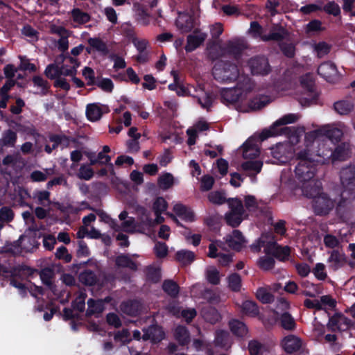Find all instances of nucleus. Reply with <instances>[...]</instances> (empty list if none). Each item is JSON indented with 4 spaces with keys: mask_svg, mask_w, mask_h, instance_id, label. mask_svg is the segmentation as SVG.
Instances as JSON below:
<instances>
[{
    "mask_svg": "<svg viewBox=\"0 0 355 355\" xmlns=\"http://www.w3.org/2000/svg\"><path fill=\"white\" fill-rule=\"evenodd\" d=\"M246 49L245 43L241 40H230L224 46L223 51L225 53L239 60L243 51Z\"/></svg>",
    "mask_w": 355,
    "mask_h": 355,
    "instance_id": "obj_16",
    "label": "nucleus"
},
{
    "mask_svg": "<svg viewBox=\"0 0 355 355\" xmlns=\"http://www.w3.org/2000/svg\"><path fill=\"white\" fill-rule=\"evenodd\" d=\"M299 119V116L296 114H288L283 116L275 123V125L277 127L284 125L289 123L296 122Z\"/></svg>",
    "mask_w": 355,
    "mask_h": 355,
    "instance_id": "obj_61",
    "label": "nucleus"
},
{
    "mask_svg": "<svg viewBox=\"0 0 355 355\" xmlns=\"http://www.w3.org/2000/svg\"><path fill=\"white\" fill-rule=\"evenodd\" d=\"M301 83L306 89V93L305 94L304 96L300 98V104L304 107H308L311 105L317 104L319 94L316 91L314 84L312 82L305 83L304 79L302 80Z\"/></svg>",
    "mask_w": 355,
    "mask_h": 355,
    "instance_id": "obj_12",
    "label": "nucleus"
},
{
    "mask_svg": "<svg viewBox=\"0 0 355 355\" xmlns=\"http://www.w3.org/2000/svg\"><path fill=\"white\" fill-rule=\"evenodd\" d=\"M157 183L159 187L163 190H167L174 184V178L170 173H165L159 177Z\"/></svg>",
    "mask_w": 355,
    "mask_h": 355,
    "instance_id": "obj_47",
    "label": "nucleus"
},
{
    "mask_svg": "<svg viewBox=\"0 0 355 355\" xmlns=\"http://www.w3.org/2000/svg\"><path fill=\"white\" fill-rule=\"evenodd\" d=\"M276 314L277 315V322L283 329L293 331L296 329L297 324L295 320L291 313L284 311L281 313L276 312Z\"/></svg>",
    "mask_w": 355,
    "mask_h": 355,
    "instance_id": "obj_19",
    "label": "nucleus"
},
{
    "mask_svg": "<svg viewBox=\"0 0 355 355\" xmlns=\"http://www.w3.org/2000/svg\"><path fill=\"white\" fill-rule=\"evenodd\" d=\"M319 76L329 83H334L339 78V72L336 65L331 61L321 63L317 69Z\"/></svg>",
    "mask_w": 355,
    "mask_h": 355,
    "instance_id": "obj_8",
    "label": "nucleus"
},
{
    "mask_svg": "<svg viewBox=\"0 0 355 355\" xmlns=\"http://www.w3.org/2000/svg\"><path fill=\"white\" fill-rule=\"evenodd\" d=\"M248 67L253 76H265L271 71L268 59L264 55H255L248 60Z\"/></svg>",
    "mask_w": 355,
    "mask_h": 355,
    "instance_id": "obj_4",
    "label": "nucleus"
},
{
    "mask_svg": "<svg viewBox=\"0 0 355 355\" xmlns=\"http://www.w3.org/2000/svg\"><path fill=\"white\" fill-rule=\"evenodd\" d=\"M288 148L287 144L278 143L270 148L271 155L279 163H286L288 159Z\"/></svg>",
    "mask_w": 355,
    "mask_h": 355,
    "instance_id": "obj_17",
    "label": "nucleus"
},
{
    "mask_svg": "<svg viewBox=\"0 0 355 355\" xmlns=\"http://www.w3.org/2000/svg\"><path fill=\"white\" fill-rule=\"evenodd\" d=\"M32 81L35 86L42 89V94L43 95L47 94L50 88V84L47 80H44L40 76H35L33 77Z\"/></svg>",
    "mask_w": 355,
    "mask_h": 355,
    "instance_id": "obj_51",
    "label": "nucleus"
},
{
    "mask_svg": "<svg viewBox=\"0 0 355 355\" xmlns=\"http://www.w3.org/2000/svg\"><path fill=\"white\" fill-rule=\"evenodd\" d=\"M208 200L214 205H220L227 202V199L225 198L224 194L218 191H211L208 195Z\"/></svg>",
    "mask_w": 355,
    "mask_h": 355,
    "instance_id": "obj_55",
    "label": "nucleus"
},
{
    "mask_svg": "<svg viewBox=\"0 0 355 355\" xmlns=\"http://www.w3.org/2000/svg\"><path fill=\"white\" fill-rule=\"evenodd\" d=\"M313 202L314 212L319 216L328 214L334 207V202L324 193L316 197Z\"/></svg>",
    "mask_w": 355,
    "mask_h": 355,
    "instance_id": "obj_6",
    "label": "nucleus"
},
{
    "mask_svg": "<svg viewBox=\"0 0 355 355\" xmlns=\"http://www.w3.org/2000/svg\"><path fill=\"white\" fill-rule=\"evenodd\" d=\"M354 107L353 102L349 100L338 101L334 104L335 111L340 115L348 114L354 109Z\"/></svg>",
    "mask_w": 355,
    "mask_h": 355,
    "instance_id": "obj_34",
    "label": "nucleus"
},
{
    "mask_svg": "<svg viewBox=\"0 0 355 355\" xmlns=\"http://www.w3.org/2000/svg\"><path fill=\"white\" fill-rule=\"evenodd\" d=\"M205 33H200L199 35H189L187 38V44L184 47L187 53L192 52L199 47L206 39Z\"/></svg>",
    "mask_w": 355,
    "mask_h": 355,
    "instance_id": "obj_24",
    "label": "nucleus"
},
{
    "mask_svg": "<svg viewBox=\"0 0 355 355\" xmlns=\"http://www.w3.org/2000/svg\"><path fill=\"white\" fill-rule=\"evenodd\" d=\"M17 139V133L8 129L3 135V144L6 146H14Z\"/></svg>",
    "mask_w": 355,
    "mask_h": 355,
    "instance_id": "obj_54",
    "label": "nucleus"
},
{
    "mask_svg": "<svg viewBox=\"0 0 355 355\" xmlns=\"http://www.w3.org/2000/svg\"><path fill=\"white\" fill-rule=\"evenodd\" d=\"M195 257L194 252L187 250H179L175 254V259L184 265L191 263Z\"/></svg>",
    "mask_w": 355,
    "mask_h": 355,
    "instance_id": "obj_41",
    "label": "nucleus"
},
{
    "mask_svg": "<svg viewBox=\"0 0 355 355\" xmlns=\"http://www.w3.org/2000/svg\"><path fill=\"white\" fill-rule=\"evenodd\" d=\"M302 184L301 189L302 193L308 198H313L314 200L322 193L321 182L319 181H314L312 179L307 182H303Z\"/></svg>",
    "mask_w": 355,
    "mask_h": 355,
    "instance_id": "obj_14",
    "label": "nucleus"
},
{
    "mask_svg": "<svg viewBox=\"0 0 355 355\" xmlns=\"http://www.w3.org/2000/svg\"><path fill=\"white\" fill-rule=\"evenodd\" d=\"M226 242L228 246L232 249L240 251L243 248L245 240L240 230H234L231 235L227 236Z\"/></svg>",
    "mask_w": 355,
    "mask_h": 355,
    "instance_id": "obj_18",
    "label": "nucleus"
},
{
    "mask_svg": "<svg viewBox=\"0 0 355 355\" xmlns=\"http://www.w3.org/2000/svg\"><path fill=\"white\" fill-rule=\"evenodd\" d=\"M87 43L94 50L101 53L104 55L109 53L106 43L99 37H89L87 40Z\"/></svg>",
    "mask_w": 355,
    "mask_h": 355,
    "instance_id": "obj_36",
    "label": "nucleus"
},
{
    "mask_svg": "<svg viewBox=\"0 0 355 355\" xmlns=\"http://www.w3.org/2000/svg\"><path fill=\"white\" fill-rule=\"evenodd\" d=\"M37 272V269H34L30 266L24 264L18 265L12 268L10 270V278L22 279L24 276L31 277Z\"/></svg>",
    "mask_w": 355,
    "mask_h": 355,
    "instance_id": "obj_23",
    "label": "nucleus"
},
{
    "mask_svg": "<svg viewBox=\"0 0 355 355\" xmlns=\"http://www.w3.org/2000/svg\"><path fill=\"white\" fill-rule=\"evenodd\" d=\"M175 214L182 219L187 222L195 220V214L190 208L182 204H176L173 207Z\"/></svg>",
    "mask_w": 355,
    "mask_h": 355,
    "instance_id": "obj_27",
    "label": "nucleus"
},
{
    "mask_svg": "<svg viewBox=\"0 0 355 355\" xmlns=\"http://www.w3.org/2000/svg\"><path fill=\"white\" fill-rule=\"evenodd\" d=\"M73 21L80 24H85L91 20V16L80 8H75L71 11Z\"/></svg>",
    "mask_w": 355,
    "mask_h": 355,
    "instance_id": "obj_40",
    "label": "nucleus"
},
{
    "mask_svg": "<svg viewBox=\"0 0 355 355\" xmlns=\"http://www.w3.org/2000/svg\"><path fill=\"white\" fill-rule=\"evenodd\" d=\"M264 252L267 254H271L280 261L288 260L291 255V248L288 245L282 246L276 241L269 242Z\"/></svg>",
    "mask_w": 355,
    "mask_h": 355,
    "instance_id": "obj_7",
    "label": "nucleus"
},
{
    "mask_svg": "<svg viewBox=\"0 0 355 355\" xmlns=\"http://www.w3.org/2000/svg\"><path fill=\"white\" fill-rule=\"evenodd\" d=\"M242 155L244 159H252L259 155L260 151L258 144H256V137H249L242 145Z\"/></svg>",
    "mask_w": 355,
    "mask_h": 355,
    "instance_id": "obj_15",
    "label": "nucleus"
},
{
    "mask_svg": "<svg viewBox=\"0 0 355 355\" xmlns=\"http://www.w3.org/2000/svg\"><path fill=\"white\" fill-rule=\"evenodd\" d=\"M229 289L232 292H239L242 286V279L239 274L234 272L227 277Z\"/></svg>",
    "mask_w": 355,
    "mask_h": 355,
    "instance_id": "obj_37",
    "label": "nucleus"
},
{
    "mask_svg": "<svg viewBox=\"0 0 355 355\" xmlns=\"http://www.w3.org/2000/svg\"><path fill=\"white\" fill-rule=\"evenodd\" d=\"M230 211L233 214L244 216L245 211L241 200L238 198H230L227 199Z\"/></svg>",
    "mask_w": 355,
    "mask_h": 355,
    "instance_id": "obj_33",
    "label": "nucleus"
},
{
    "mask_svg": "<svg viewBox=\"0 0 355 355\" xmlns=\"http://www.w3.org/2000/svg\"><path fill=\"white\" fill-rule=\"evenodd\" d=\"M49 141L53 142L52 149H56L60 145L67 147L69 145L70 138L65 135L51 134L49 136Z\"/></svg>",
    "mask_w": 355,
    "mask_h": 355,
    "instance_id": "obj_38",
    "label": "nucleus"
},
{
    "mask_svg": "<svg viewBox=\"0 0 355 355\" xmlns=\"http://www.w3.org/2000/svg\"><path fill=\"white\" fill-rule=\"evenodd\" d=\"M143 340H150L154 344L159 343L165 337V333L162 327L157 324H151L147 328L143 329Z\"/></svg>",
    "mask_w": 355,
    "mask_h": 355,
    "instance_id": "obj_11",
    "label": "nucleus"
},
{
    "mask_svg": "<svg viewBox=\"0 0 355 355\" xmlns=\"http://www.w3.org/2000/svg\"><path fill=\"white\" fill-rule=\"evenodd\" d=\"M86 116L90 121H97L101 118V106L98 103H90L86 107Z\"/></svg>",
    "mask_w": 355,
    "mask_h": 355,
    "instance_id": "obj_35",
    "label": "nucleus"
},
{
    "mask_svg": "<svg viewBox=\"0 0 355 355\" xmlns=\"http://www.w3.org/2000/svg\"><path fill=\"white\" fill-rule=\"evenodd\" d=\"M318 155L322 157L327 156V157L331 158V162L334 163L336 161L346 160L348 157V150L346 148L345 144L342 143L338 145L334 150L329 149L327 153H324V150L322 151V149L319 148Z\"/></svg>",
    "mask_w": 355,
    "mask_h": 355,
    "instance_id": "obj_10",
    "label": "nucleus"
},
{
    "mask_svg": "<svg viewBox=\"0 0 355 355\" xmlns=\"http://www.w3.org/2000/svg\"><path fill=\"white\" fill-rule=\"evenodd\" d=\"M95 85L106 92H111L114 89L113 82L107 78H98Z\"/></svg>",
    "mask_w": 355,
    "mask_h": 355,
    "instance_id": "obj_60",
    "label": "nucleus"
},
{
    "mask_svg": "<svg viewBox=\"0 0 355 355\" xmlns=\"http://www.w3.org/2000/svg\"><path fill=\"white\" fill-rule=\"evenodd\" d=\"M328 262L331 263L330 268L332 270H337L346 263V257L345 254L340 253L338 250H333L328 258Z\"/></svg>",
    "mask_w": 355,
    "mask_h": 355,
    "instance_id": "obj_25",
    "label": "nucleus"
},
{
    "mask_svg": "<svg viewBox=\"0 0 355 355\" xmlns=\"http://www.w3.org/2000/svg\"><path fill=\"white\" fill-rule=\"evenodd\" d=\"M245 84L241 85V82L238 83L236 87L223 89L220 91V101L223 104H235L239 102L240 98L243 94V91L251 89L250 78L248 77L243 78Z\"/></svg>",
    "mask_w": 355,
    "mask_h": 355,
    "instance_id": "obj_3",
    "label": "nucleus"
},
{
    "mask_svg": "<svg viewBox=\"0 0 355 355\" xmlns=\"http://www.w3.org/2000/svg\"><path fill=\"white\" fill-rule=\"evenodd\" d=\"M331 46L326 42H319L314 46V51L317 53V56L320 58L327 55L331 51Z\"/></svg>",
    "mask_w": 355,
    "mask_h": 355,
    "instance_id": "obj_52",
    "label": "nucleus"
},
{
    "mask_svg": "<svg viewBox=\"0 0 355 355\" xmlns=\"http://www.w3.org/2000/svg\"><path fill=\"white\" fill-rule=\"evenodd\" d=\"M115 264L119 268H127L133 271L137 270V264L128 254H121L115 259Z\"/></svg>",
    "mask_w": 355,
    "mask_h": 355,
    "instance_id": "obj_29",
    "label": "nucleus"
},
{
    "mask_svg": "<svg viewBox=\"0 0 355 355\" xmlns=\"http://www.w3.org/2000/svg\"><path fill=\"white\" fill-rule=\"evenodd\" d=\"M94 176V171L89 166L82 165L80 167L78 177L81 180H89Z\"/></svg>",
    "mask_w": 355,
    "mask_h": 355,
    "instance_id": "obj_63",
    "label": "nucleus"
},
{
    "mask_svg": "<svg viewBox=\"0 0 355 355\" xmlns=\"http://www.w3.org/2000/svg\"><path fill=\"white\" fill-rule=\"evenodd\" d=\"M270 103L268 96H263L255 97L251 99L249 102L248 106L252 110H259L264 107Z\"/></svg>",
    "mask_w": 355,
    "mask_h": 355,
    "instance_id": "obj_45",
    "label": "nucleus"
},
{
    "mask_svg": "<svg viewBox=\"0 0 355 355\" xmlns=\"http://www.w3.org/2000/svg\"><path fill=\"white\" fill-rule=\"evenodd\" d=\"M287 31L282 26H277L272 28L268 35L261 36V40L264 42L276 41L282 42L287 35Z\"/></svg>",
    "mask_w": 355,
    "mask_h": 355,
    "instance_id": "obj_21",
    "label": "nucleus"
},
{
    "mask_svg": "<svg viewBox=\"0 0 355 355\" xmlns=\"http://www.w3.org/2000/svg\"><path fill=\"white\" fill-rule=\"evenodd\" d=\"M282 346L286 353L291 354L300 350L302 340L295 335H288L282 340Z\"/></svg>",
    "mask_w": 355,
    "mask_h": 355,
    "instance_id": "obj_13",
    "label": "nucleus"
},
{
    "mask_svg": "<svg viewBox=\"0 0 355 355\" xmlns=\"http://www.w3.org/2000/svg\"><path fill=\"white\" fill-rule=\"evenodd\" d=\"M90 165L94 166L96 164L100 165H107L109 168L114 173V165L111 163V157L110 155H107L103 153L99 152L97 154V156L94 157L92 154L88 155Z\"/></svg>",
    "mask_w": 355,
    "mask_h": 355,
    "instance_id": "obj_28",
    "label": "nucleus"
},
{
    "mask_svg": "<svg viewBox=\"0 0 355 355\" xmlns=\"http://www.w3.org/2000/svg\"><path fill=\"white\" fill-rule=\"evenodd\" d=\"M322 10L329 15L337 17L340 14V8L335 1H329L326 5L322 7Z\"/></svg>",
    "mask_w": 355,
    "mask_h": 355,
    "instance_id": "obj_59",
    "label": "nucleus"
},
{
    "mask_svg": "<svg viewBox=\"0 0 355 355\" xmlns=\"http://www.w3.org/2000/svg\"><path fill=\"white\" fill-rule=\"evenodd\" d=\"M154 252L157 258H164L168 254V246L165 243L158 241L155 243Z\"/></svg>",
    "mask_w": 355,
    "mask_h": 355,
    "instance_id": "obj_62",
    "label": "nucleus"
},
{
    "mask_svg": "<svg viewBox=\"0 0 355 355\" xmlns=\"http://www.w3.org/2000/svg\"><path fill=\"white\" fill-rule=\"evenodd\" d=\"M282 53L288 58H293L295 55V46L292 43L281 42L279 44Z\"/></svg>",
    "mask_w": 355,
    "mask_h": 355,
    "instance_id": "obj_56",
    "label": "nucleus"
},
{
    "mask_svg": "<svg viewBox=\"0 0 355 355\" xmlns=\"http://www.w3.org/2000/svg\"><path fill=\"white\" fill-rule=\"evenodd\" d=\"M277 125H275V123L270 127V129H263L260 133L254 134L252 137H256V144L258 142L261 143L267 139L276 136L277 135H285L288 137H296L297 130L291 127H282L280 128V131L279 132L277 130Z\"/></svg>",
    "mask_w": 355,
    "mask_h": 355,
    "instance_id": "obj_5",
    "label": "nucleus"
},
{
    "mask_svg": "<svg viewBox=\"0 0 355 355\" xmlns=\"http://www.w3.org/2000/svg\"><path fill=\"white\" fill-rule=\"evenodd\" d=\"M230 335L227 331L218 330L215 335V345L220 347H226L229 344Z\"/></svg>",
    "mask_w": 355,
    "mask_h": 355,
    "instance_id": "obj_46",
    "label": "nucleus"
},
{
    "mask_svg": "<svg viewBox=\"0 0 355 355\" xmlns=\"http://www.w3.org/2000/svg\"><path fill=\"white\" fill-rule=\"evenodd\" d=\"M20 64L18 67L20 71H28L30 72H35L37 71V67L35 64L31 63L29 60L25 56L19 55Z\"/></svg>",
    "mask_w": 355,
    "mask_h": 355,
    "instance_id": "obj_57",
    "label": "nucleus"
},
{
    "mask_svg": "<svg viewBox=\"0 0 355 355\" xmlns=\"http://www.w3.org/2000/svg\"><path fill=\"white\" fill-rule=\"evenodd\" d=\"M162 277L159 268L149 266L146 268V278L147 282L156 284L158 283Z\"/></svg>",
    "mask_w": 355,
    "mask_h": 355,
    "instance_id": "obj_43",
    "label": "nucleus"
},
{
    "mask_svg": "<svg viewBox=\"0 0 355 355\" xmlns=\"http://www.w3.org/2000/svg\"><path fill=\"white\" fill-rule=\"evenodd\" d=\"M174 336L180 345H186L190 342V334L185 326H178L175 329Z\"/></svg>",
    "mask_w": 355,
    "mask_h": 355,
    "instance_id": "obj_30",
    "label": "nucleus"
},
{
    "mask_svg": "<svg viewBox=\"0 0 355 355\" xmlns=\"http://www.w3.org/2000/svg\"><path fill=\"white\" fill-rule=\"evenodd\" d=\"M315 163L297 164L295 168V177L300 182L312 180L315 175Z\"/></svg>",
    "mask_w": 355,
    "mask_h": 355,
    "instance_id": "obj_9",
    "label": "nucleus"
},
{
    "mask_svg": "<svg viewBox=\"0 0 355 355\" xmlns=\"http://www.w3.org/2000/svg\"><path fill=\"white\" fill-rule=\"evenodd\" d=\"M257 298L263 304H271L274 302V295L263 287H259L256 292Z\"/></svg>",
    "mask_w": 355,
    "mask_h": 355,
    "instance_id": "obj_44",
    "label": "nucleus"
},
{
    "mask_svg": "<svg viewBox=\"0 0 355 355\" xmlns=\"http://www.w3.org/2000/svg\"><path fill=\"white\" fill-rule=\"evenodd\" d=\"M121 309L126 315L135 317L140 314L142 305L137 300H128L121 303Z\"/></svg>",
    "mask_w": 355,
    "mask_h": 355,
    "instance_id": "obj_20",
    "label": "nucleus"
},
{
    "mask_svg": "<svg viewBox=\"0 0 355 355\" xmlns=\"http://www.w3.org/2000/svg\"><path fill=\"white\" fill-rule=\"evenodd\" d=\"M176 26L182 33H189L194 28L195 19L191 15L182 14L176 21Z\"/></svg>",
    "mask_w": 355,
    "mask_h": 355,
    "instance_id": "obj_22",
    "label": "nucleus"
},
{
    "mask_svg": "<svg viewBox=\"0 0 355 355\" xmlns=\"http://www.w3.org/2000/svg\"><path fill=\"white\" fill-rule=\"evenodd\" d=\"M0 218L3 222H11L14 218L12 209L6 206L2 207L0 209Z\"/></svg>",
    "mask_w": 355,
    "mask_h": 355,
    "instance_id": "obj_64",
    "label": "nucleus"
},
{
    "mask_svg": "<svg viewBox=\"0 0 355 355\" xmlns=\"http://www.w3.org/2000/svg\"><path fill=\"white\" fill-rule=\"evenodd\" d=\"M83 77L87 80L88 86L95 85L99 78H96L94 69L89 67H85L82 71Z\"/></svg>",
    "mask_w": 355,
    "mask_h": 355,
    "instance_id": "obj_50",
    "label": "nucleus"
},
{
    "mask_svg": "<svg viewBox=\"0 0 355 355\" xmlns=\"http://www.w3.org/2000/svg\"><path fill=\"white\" fill-rule=\"evenodd\" d=\"M206 277L208 282L212 285H218L220 282L219 271L212 268L207 270Z\"/></svg>",
    "mask_w": 355,
    "mask_h": 355,
    "instance_id": "obj_58",
    "label": "nucleus"
},
{
    "mask_svg": "<svg viewBox=\"0 0 355 355\" xmlns=\"http://www.w3.org/2000/svg\"><path fill=\"white\" fill-rule=\"evenodd\" d=\"M163 291L169 296L175 297L180 292V286L172 279H166L162 284Z\"/></svg>",
    "mask_w": 355,
    "mask_h": 355,
    "instance_id": "obj_39",
    "label": "nucleus"
},
{
    "mask_svg": "<svg viewBox=\"0 0 355 355\" xmlns=\"http://www.w3.org/2000/svg\"><path fill=\"white\" fill-rule=\"evenodd\" d=\"M275 261L273 257L263 256L257 261L259 268L264 271L272 270L275 267Z\"/></svg>",
    "mask_w": 355,
    "mask_h": 355,
    "instance_id": "obj_48",
    "label": "nucleus"
},
{
    "mask_svg": "<svg viewBox=\"0 0 355 355\" xmlns=\"http://www.w3.org/2000/svg\"><path fill=\"white\" fill-rule=\"evenodd\" d=\"M229 326L232 333L238 337H243L248 333L245 324L239 320H230Z\"/></svg>",
    "mask_w": 355,
    "mask_h": 355,
    "instance_id": "obj_32",
    "label": "nucleus"
},
{
    "mask_svg": "<svg viewBox=\"0 0 355 355\" xmlns=\"http://www.w3.org/2000/svg\"><path fill=\"white\" fill-rule=\"evenodd\" d=\"M243 219V216L233 214L230 212H227L225 215L226 223L232 227H239Z\"/></svg>",
    "mask_w": 355,
    "mask_h": 355,
    "instance_id": "obj_49",
    "label": "nucleus"
},
{
    "mask_svg": "<svg viewBox=\"0 0 355 355\" xmlns=\"http://www.w3.org/2000/svg\"><path fill=\"white\" fill-rule=\"evenodd\" d=\"M79 280L83 284L92 286L97 284L98 279L94 271L86 269L80 273Z\"/></svg>",
    "mask_w": 355,
    "mask_h": 355,
    "instance_id": "obj_31",
    "label": "nucleus"
},
{
    "mask_svg": "<svg viewBox=\"0 0 355 355\" xmlns=\"http://www.w3.org/2000/svg\"><path fill=\"white\" fill-rule=\"evenodd\" d=\"M340 182L344 188L342 193L341 199L336 206V211L340 213L342 211L346 200L343 198L345 191H348L349 194H352L355 189V166L349 165L343 168L340 172Z\"/></svg>",
    "mask_w": 355,
    "mask_h": 355,
    "instance_id": "obj_2",
    "label": "nucleus"
},
{
    "mask_svg": "<svg viewBox=\"0 0 355 355\" xmlns=\"http://www.w3.org/2000/svg\"><path fill=\"white\" fill-rule=\"evenodd\" d=\"M241 311L243 313L253 317L257 316L259 313L257 304L252 300L244 301L241 306Z\"/></svg>",
    "mask_w": 355,
    "mask_h": 355,
    "instance_id": "obj_42",
    "label": "nucleus"
},
{
    "mask_svg": "<svg viewBox=\"0 0 355 355\" xmlns=\"http://www.w3.org/2000/svg\"><path fill=\"white\" fill-rule=\"evenodd\" d=\"M60 66L55 64L47 65L44 71L45 76L51 80H55L60 76Z\"/></svg>",
    "mask_w": 355,
    "mask_h": 355,
    "instance_id": "obj_53",
    "label": "nucleus"
},
{
    "mask_svg": "<svg viewBox=\"0 0 355 355\" xmlns=\"http://www.w3.org/2000/svg\"><path fill=\"white\" fill-rule=\"evenodd\" d=\"M212 74L216 80L223 83H230L239 78V71L235 63L220 60L215 64Z\"/></svg>",
    "mask_w": 355,
    "mask_h": 355,
    "instance_id": "obj_1",
    "label": "nucleus"
},
{
    "mask_svg": "<svg viewBox=\"0 0 355 355\" xmlns=\"http://www.w3.org/2000/svg\"><path fill=\"white\" fill-rule=\"evenodd\" d=\"M263 166V162L259 160H249L241 164V168L248 176H255L259 173Z\"/></svg>",
    "mask_w": 355,
    "mask_h": 355,
    "instance_id": "obj_26",
    "label": "nucleus"
}]
</instances>
